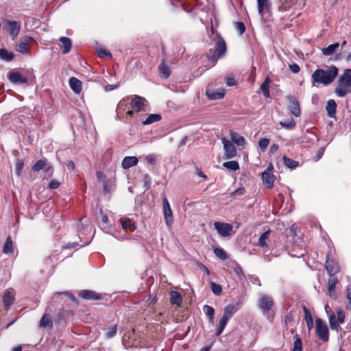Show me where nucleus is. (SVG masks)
<instances>
[{
  "instance_id": "63",
  "label": "nucleus",
  "mask_w": 351,
  "mask_h": 351,
  "mask_svg": "<svg viewBox=\"0 0 351 351\" xmlns=\"http://www.w3.org/2000/svg\"><path fill=\"white\" fill-rule=\"evenodd\" d=\"M346 298L348 300V309H351V288H348L346 290Z\"/></svg>"
},
{
  "instance_id": "14",
  "label": "nucleus",
  "mask_w": 351,
  "mask_h": 351,
  "mask_svg": "<svg viewBox=\"0 0 351 351\" xmlns=\"http://www.w3.org/2000/svg\"><path fill=\"white\" fill-rule=\"evenodd\" d=\"M222 143L223 144L226 158H232L235 157L237 154V150L234 144L230 141L226 139L225 138H222Z\"/></svg>"
},
{
  "instance_id": "31",
  "label": "nucleus",
  "mask_w": 351,
  "mask_h": 351,
  "mask_svg": "<svg viewBox=\"0 0 351 351\" xmlns=\"http://www.w3.org/2000/svg\"><path fill=\"white\" fill-rule=\"evenodd\" d=\"M120 223L123 230H130L134 232L136 230V226L132 223L130 219H121Z\"/></svg>"
},
{
  "instance_id": "4",
  "label": "nucleus",
  "mask_w": 351,
  "mask_h": 351,
  "mask_svg": "<svg viewBox=\"0 0 351 351\" xmlns=\"http://www.w3.org/2000/svg\"><path fill=\"white\" fill-rule=\"evenodd\" d=\"M335 93L339 97H343L348 93H351V69H345L343 73L339 77Z\"/></svg>"
},
{
  "instance_id": "49",
  "label": "nucleus",
  "mask_w": 351,
  "mask_h": 351,
  "mask_svg": "<svg viewBox=\"0 0 351 351\" xmlns=\"http://www.w3.org/2000/svg\"><path fill=\"white\" fill-rule=\"evenodd\" d=\"M305 250L302 249V248H300L298 250L296 249V246L295 245H293V250H292V253L291 254V255L292 256H295V257H302L303 256L304 254H305Z\"/></svg>"
},
{
  "instance_id": "60",
  "label": "nucleus",
  "mask_w": 351,
  "mask_h": 351,
  "mask_svg": "<svg viewBox=\"0 0 351 351\" xmlns=\"http://www.w3.org/2000/svg\"><path fill=\"white\" fill-rule=\"evenodd\" d=\"M245 189L244 187H239V189H236L232 193V196H240L245 193Z\"/></svg>"
},
{
  "instance_id": "59",
  "label": "nucleus",
  "mask_w": 351,
  "mask_h": 351,
  "mask_svg": "<svg viewBox=\"0 0 351 351\" xmlns=\"http://www.w3.org/2000/svg\"><path fill=\"white\" fill-rule=\"evenodd\" d=\"M146 162L149 165H154L156 162V157L154 154H150L145 157Z\"/></svg>"
},
{
  "instance_id": "46",
  "label": "nucleus",
  "mask_w": 351,
  "mask_h": 351,
  "mask_svg": "<svg viewBox=\"0 0 351 351\" xmlns=\"http://www.w3.org/2000/svg\"><path fill=\"white\" fill-rule=\"evenodd\" d=\"M40 327H47L52 326V321L51 318L47 316L46 314L43 315L40 321Z\"/></svg>"
},
{
  "instance_id": "36",
  "label": "nucleus",
  "mask_w": 351,
  "mask_h": 351,
  "mask_svg": "<svg viewBox=\"0 0 351 351\" xmlns=\"http://www.w3.org/2000/svg\"><path fill=\"white\" fill-rule=\"evenodd\" d=\"M0 58L5 61H11L14 58V53L5 49H0Z\"/></svg>"
},
{
  "instance_id": "41",
  "label": "nucleus",
  "mask_w": 351,
  "mask_h": 351,
  "mask_svg": "<svg viewBox=\"0 0 351 351\" xmlns=\"http://www.w3.org/2000/svg\"><path fill=\"white\" fill-rule=\"evenodd\" d=\"M302 339L299 337L298 335H295L294 337L293 347L291 351H302Z\"/></svg>"
},
{
  "instance_id": "19",
  "label": "nucleus",
  "mask_w": 351,
  "mask_h": 351,
  "mask_svg": "<svg viewBox=\"0 0 351 351\" xmlns=\"http://www.w3.org/2000/svg\"><path fill=\"white\" fill-rule=\"evenodd\" d=\"M138 162V158L136 156H125L122 160L121 167L124 169H128L136 166Z\"/></svg>"
},
{
  "instance_id": "37",
  "label": "nucleus",
  "mask_w": 351,
  "mask_h": 351,
  "mask_svg": "<svg viewBox=\"0 0 351 351\" xmlns=\"http://www.w3.org/2000/svg\"><path fill=\"white\" fill-rule=\"evenodd\" d=\"M228 321V319L221 317L219 323L218 328L215 332L216 336H219L222 333Z\"/></svg>"
},
{
  "instance_id": "10",
  "label": "nucleus",
  "mask_w": 351,
  "mask_h": 351,
  "mask_svg": "<svg viewBox=\"0 0 351 351\" xmlns=\"http://www.w3.org/2000/svg\"><path fill=\"white\" fill-rule=\"evenodd\" d=\"M325 267L329 276H335L339 271L337 262L329 254H327Z\"/></svg>"
},
{
  "instance_id": "13",
  "label": "nucleus",
  "mask_w": 351,
  "mask_h": 351,
  "mask_svg": "<svg viewBox=\"0 0 351 351\" xmlns=\"http://www.w3.org/2000/svg\"><path fill=\"white\" fill-rule=\"evenodd\" d=\"M33 40L30 36H25L20 40L19 43L15 45L16 51L26 53L28 52V44Z\"/></svg>"
},
{
  "instance_id": "24",
  "label": "nucleus",
  "mask_w": 351,
  "mask_h": 351,
  "mask_svg": "<svg viewBox=\"0 0 351 351\" xmlns=\"http://www.w3.org/2000/svg\"><path fill=\"white\" fill-rule=\"evenodd\" d=\"M337 106V104L334 99H330L327 101L326 110L327 112V115L329 117L333 118L335 117Z\"/></svg>"
},
{
  "instance_id": "5",
  "label": "nucleus",
  "mask_w": 351,
  "mask_h": 351,
  "mask_svg": "<svg viewBox=\"0 0 351 351\" xmlns=\"http://www.w3.org/2000/svg\"><path fill=\"white\" fill-rule=\"evenodd\" d=\"M315 332L317 337L324 342L328 341L329 330L326 322L321 318H317L315 320Z\"/></svg>"
},
{
  "instance_id": "40",
  "label": "nucleus",
  "mask_w": 351,
  "mask_h": 351,
  "mask_svg": "<svg viewBox=\"0 0 351 351\" xmlns=\"http://www.w3.org/2000/svg\"><path fill=\"white\" fill-rule=\"evenodd\" d=\"M328 318L330 328L332 330H338V329L339 328V325L335 315L334 313H332L329 315Z\"/></svg>"
},
{
  "instance_id": "44",
  "label": "nucleus",
  "mask_w": 351,
  "mask_h": 351,
  "mask_svg": "<svg viewBox=\"0 0 351 351\" xmlns=\"http://www.w3.org/2000/svg\"><path fill=\"white\" fill-rule=\"evenodd\" d=\"M117 332V326L114 325L111 327H109L106 330V332L105 334V337L108 339H112V337H114L116 335Z\"/></svg>"
},
{
  "instance_id": "27",
  "label": "nucleus",
  "mask_w": 351,
  "mask_h": 351,
  "mask_svg": "<svg viewBox=\"0 0 351 351\" xmlns=\"http://www.w3.org/2000/svg\"><path fill=\"white\" fill-rule=\"evenodd\" d=\"M339 47V44L338 43L330 45L327 47L323 48L322 49V54L326 56H331L335 53Z\"/></svg>"
},
{
  "instance_id": "58",
  "label": "nucleus",
  "mask_w": 351,
  "mask_h": 351,
  "mask_svg": "<svg viewBox=\"0 0 351 351\" xmlns=\"http://www.w3.org/2000/svg\"><path fill=\"white\" fill-rule=\"evenodd\" d=\"M303 311L304 313L305 321L306 322L313 321V319L312 315H311V312L309 311V310L305 306H303Z\"/></svg>"
},
{
  "instance_id": "25",
  "label": "nucleus",
  "mask_w": 351,
  "mask_h": 351,
  "mask_svg": "<svg viewBox=\"0 0 351 351\" xmlns=\"http://www.w3.org/2000/svg\"><path fill=\"white\" fill-rule=\"evenodd\" d=\"M170 300L172 304L176 305L178 307L180 306L182 302V295L176 291H172L170 293Z\"/></svg>"
},
{
  "instance_id": "1",
  "label": "nucleus",
  "mask_w": 351,
  "mask_h": 351,
  "mask_svg": "<svg viewBox=\"0 0 351 351\" xmlns=\"http://www.w3.org/2000/svg\"><path fill=\"white\" fill-rule=\"evenodd\" d=\"M212 36L211 39L215 41V47L213 49H210L209 53L207 54V58L213 66H214L217 60L221 58L226 52V44L223 38L218 34H215L213 29L212 28Z\"/></svg>"
},
{
  "instance_id": "17",
  "label": "nucleus",
  "mask_w": 351,
  "mask_h": 351,
  "mask_svg": "<svg viewBox=\"0 0 351 351\" xmlns=\"http://www.w3.org/2000/svg\"><path fill=\"white\" fill-rule=\"evenodd\" d=\"M145 99L141 96H138V95H135L134 97V98L132 99V100L131 101V103H130V106H131V108L136 111V112H139L141 111L144 106H145Z\"/></svg>"
},
{
  "instance_id": "33",
  "label": "nucleus",
  "mask_w": 351,
  "mask_h": 351,
  "mask_svg": "<svg viewBox=\"0 0 351 351\" xmlns=\"http://www.w3.org/2000/svg\"><path fill=\"white\" fill-rule=\"evenodd\" d=\"M14 250L13 249V243L11 239V237L8 236L4 243L3 247V252L5 254H10Z\"/></svg>"
},
{
  "instance_id": "48",
  "label": "nucleus",
  "mask_w": 351,
  "mask_h": 351,
  "mask_svg": "<svg viewBox=\"0 0 351 351\" xmlns=\"http://www.w3.org/2000/svg\"><path fill=\"white\" fill-rule=\"evenodd\" d=\"M210 289H211L213 293L214 294H215L216 295H219L222 293L221 286L215 282H210Z\"/></svg>"
},
{
  "instance_id": "3",
  "label": "nucleus",
  "mask_w": 351,
  "mask_h": 351,
  "mask_svg": "<svg viewBox=\"0 0 351 351\" xmlns=\"http://www.w3.org/2000/svg\"><path fill=\"white\" fill-rule=\"evenodd\" d=\"M274 300L271 295L261 294L257 301V306L266 319L272 322L275 316Z\"/></svg>"
},
{
  "instance_id": "55",
  "label": "nucleus",
  "mask_w": 351,
  "mask_h": 351,
  "mask_svg": "<svg viewBox=\"0 0 351 351\" xmlns=\"http://www.w3.org/2000/svg\"><path fill=\"white\" fill-rule=\"evenodd\" d=\"M24 163L22 160H18L16 162V174L19 176L23 169Z\"/></svg>"
},
{
  "instance_id": "15",
  "label": "nucleus",
  "mask_w": 351,
  "mask_h": 351,
  "mask_svg": "<svg viewBox=\"0 0 351 351\" xmlns=\"http://www.w3.org/2000/svg\"><path fill=\"white\" fill-rule=\"evenodd\" d=\"M258 12L263 17L265 14L269 13L271 9V4L269 0H257Z\"/></svg>"
},
{
  "instance_id": "29",
  "label": "nucleus",
  "mask_w": 351,
  "mask_h": 351,
  "mask_svg": "<svg viewBox=\"0 0 351 351\" xmlns=\"http://www.w3.org/2000/svg\"><path fill=\"white\" fill-rule=\"evenodd\" d=\"M279 10L281 12L289 11L293 5V0H279Z\"/></svg>"
},
{
  "instance_id": "9",
  "label": "nucleus",
  "mask_w": 351,
  "mask_h": 351,
  "mask_svg": "<svg viewBox=\"0 0 351 351\" xmlns=\"http://www.w3.org/2000/svg\"><path fill=\"white\" fill-rule=\"evenodd\" d=\"M273 165L270 164L268 167L262 173V179L264 185L267 189H271L275 181V176L271 173Z\"/></svg>"
},
{
  "instance_id": "35",
  "label": "nucleus",
  "mask_w": 351,
  "mask_h": 351,
  "mask_svg": "<svg viewBox=\"0 0 351 351\" xmlns=\"http://www.w3.org/2000/svg\"><path fill=\"white\" fill-rule=\"evenodd\" d=\"M282 160L285 165L289 169H293L299 165V162L298 161L293 160L287 156H283Z\"/></svg>"
},
{
  "instance_id": "52",
  "label": "nucleus",
  "mask_w": 351,
  "mask_h": 351,
  "mask_svg": "<svg viewBox=\"0 0 351 351\" xmlns=\"http://www.w3.org/2000/svg\"><path fill=\"white\" fill-rule=\"evenodd\" d=\"M235 29L239 33L243 34L245 31V26L243 22H236L234 24Z\"/></svg>"
},
{
  "instance_id": "30",
  "label": "nucleus",
  "mask_w": 351,
  "mask_h": 351,
  "mask_svg": "<svg viewBox=\"0 0 351 351\" xmlns=\"http://www.w3.org/2000/svg\"><path fill=\"white\" fill-rule=\"evenodd\" d=\"M230 138L231 140L238 146L243 147L245 144V138L236 132H232L230 134Z\"/></svg>"
},
{
  "instance_id": "23",
  "label": "nucleus",
  "mask_w": 351,
  "mask_h": 351,
  "mask_svg": "<svg viewBox=\"0 0 351 351\" xmlns=\"http://www.w3.org/2000/svg\"><path fill=\"white\" fill-rule=\"evenodd\" d=\"M206 95L210 100H217L223 98L225 95L223 89H219L216 90H207Z\"/></svg>"
},
{
  "instance_id": "26",
  "label": "nucleus",
  "mask_w": 351,
  "mask_h": 351,
  "mask_svg": "<svg viewBox=\"0 0 351 351\" xmlns=\"http://www.w3.org/2000/svg\"><path fill=\"white\" fill-rule=\"evenodd\" d=\"M47 160L46 158H42L36 162L32 166V171L34 172H38L42 169H45L48 165Z\"/></svg>"
},
{
  "instance_id": "22",
  "label": "nucleus",
  "mask_w": 351,
  "mask_h": 351,
  "mask_svg": "<svg viewBox=\"0 0 351 351\" xmlns=\"http://www.w3.org/2000/svg\"><path fill=\"white\" fill-rule=\"evenodd\" d=\"M59 40L62 43V45L60 47L62 49V53L63 54L68 53L71 49V47H72L71 40L69 38L62 36V37L60 38Z\"/></svg>"
},
{
  "instance_id": "12",
  "label": "nucleus",
  "mask_w": 351,
  "mask_h": 351,
  "mask_svg": "<svg viewBox=\"0 0 351 351\" xmlns=\"http://www.w3.org/2000/svg\"><path fill=\"white\" fill-rule=\"evenodd\" d=\"M163 212L164 217L166 221V223L168 226H171L173 222V214L169 205V203L167 198H164L163 201Z\"/></svg>"
},
{
  "instance_id": "21",
  "label": "nucleus",
  "mask_w": 351,
  "mask_h": 351,
  "mask_svg": "<svg viewBox=\"0 0 351 351\" xmlns=\"http://www.w3.org/2000/svg\"><path fill=\"white\" fill-rule=\"evenodd\" d=\"M69 86L71 90L76 94H79L82 91V82L75 77L69 79Z\"/></svg>"
},
{
  "instance_id": "50",
  "label": "nucleus",
  "mask_w": 351,
  "mask_h": 351,
  "mask_svg": "<svg viewBox=\"0 0 351 351\" xmlns=\"http://www.w3.org/2000/svg\"><path fill=\"white\" fill-rule=\"evenodd\" d=\"M233 269L237 276L239 278L240 280L243 279L244 276V273L240 265L238 263H234V266L233 267Z\"/></svg>"
},
{
  "instance_id": "38",
  "label": "nucleus",
  "mask_w": 351,
  "mask_h": 351,
  "mask_svg": "<svg viewBox=\"0 0 351 351\" xmlns=\"http://www.w3.org/2000/svg\"><path fill=\"white\" fill-rule=\"evenodd\" d=\"M269 82H270V80H269V77H267L265 79V80L264 81V82L261 86V90L263 95L266 98H269L270 97L269 89Z\"/></svg>"
},
{
  "instance_id": "53",
  "label": "nucleus",
  "mask_w": 351,
  "mask_h": 351,
  "mask_svg": "<svg viewBox=\"0 0 351 351\" xmlns=\"http://www.w3.org/2000/svg\"><path fill=\"white\" fill-rule=\"evenodd\" d=\"M53 173V167L48 164V165L44 169V176L45 178H51Z\"/></svg>"
},
{
  "instance_id": "54",
  "label": "nucleus",
  "mask_w": 351,
  "mask_h": 351,
  "mask_svg": "<svg viewBox=\"0 0 351 351\" xmlns=\"http://www.w3.org/2000/svg\"><path fill=\"white\" fill-rule=\"evenodd\" d=\"M128 99H121L117 105V111H124L128 103Z\"/></svg>"
},
{
  "instance_id": "64",
  "label": "nucleus",
  "mask_w": 351,
  "mask_h": 351,
  "mask_svg": "<svg viewBox=\"0 0 351 351\" xmlns=\"http://www.w3.org/2000/svg\"><path fill=\"white\" fill-rule=\"evenodd\" d=\"M144 185L148 189L150 186L151 184V178L148 174L144 175Z\"/></svg>"
},
{
  "instance_id": "62",
  "label": "nucleus",
  "mask_w": 351,
  "mask_h": 351,
  "mask_svg": "<svg viewBox=\"0 0 351 351\" xmlns=\"http://www.w3.org/2000/svg\"><path fill=\"white\" fill-rule=\"evenodd\" d=\"M59 186H60V182L56 180H52L49 184V188L50 189H56Z\"/></svg>"
},
{
  "instance_id": "61",
  "label": "nucleus",
  "mask_w": 351,
  "mask_h": 351,
  "mask_svg": "<svg viewBox=\"0 0 351 351\" xmlns=\"http://www.w3.org/2000/svg\"><path fill=\"white\" fill-rule=\"evenodd\" d=\"M289 69L293 73H298L300 71V67L298 64L293 63L292 64H289Z\"/></svg>"
},
{
  "instance_id": "42",
  "label": "nucleus",
  "mask_w": 351,
  "mask_h": 351,
  "mask_svg": "<svg viewBox=\"0 0 351 351\" xmlns=\"http://www.w3.org/2000/svg\"><path fill=\"white\" fill-rule=\"evenodd\" d=\"M223 166L231 171H236L239 169V165L237 161L231 160L223 163Z\"/></svg>"
},
{
  "instance_id": "28",
  "label": "nucleus",
  "mask_w": 351,
  "mask_h": 351,
  "mask_svg": "<svg viewBox=\"0 0 351 351\" xmlns=\"http://www.w3.org/2000/svg\"><path fill=\"white\" fill-rule=\"evenodd\" d=\"M158 71L162 77L165 79L168 78L171 73L169 67L165 63L164 60L160 64Z\"/></svg>"
},
{
  "instance_id": "11",
  "label": "nucleus",
  "mask_w": 351,
  "mask_h": 351,
  "mask_svg": "<svg viewBox=\"0 0 351 351\" xmlns=\"http://www.w3.org/2000/svg\"><path fill=\"white\" fill-rule=\"evenodd\" d=\"M9 80L15 84H27L29 80L19 71H11L8 75Z\"/></svg>"
},
{
  "instance_id": "39",
  "label": "nucleus",
  "mask_w": 351,
  "mask_h": 351,
  "mask_svg": "<svg viewBox=\"0 0 351 351\" xmlns=\"http://www.w3.org/2000/svg\"><path fill=\"white\" fill-rule=\"evenodd\" d=\"M203 311L208 317L209 321L213 322L215 313L214 308L212 306L206 304L203 306Z\"/></svg>"
},
{
  "instance_id": "47",
  "label": "nucleus",
  "mask_w": 351,
  "mask_h": 351,
  "mask_svg": "<svg viewBox=\"0 0 351 351\" xmlns=\"http://www.w3.org/2000/svg\"><path fill=\"white\" fill-rule=\"evenodd\" d=\"M337 282L338 280L335 276H330L328 281V290L332 291L335 289Z\"/></svg>"
},
{
  "instance_id": "18",
  "label": "nucleus",
  "mask_w": 351,
  "mask_h": 351,
  "mask_svg": "<svg viewBox=\"0 0 351 351\" xmlns=\"http://www.w3.org/2000/svg\"><path fill=\"white\" fill-rule=\"evenodd\" d=\"M79 295L82 298L86 300H99L102 298L100 294L91 290H82Z\"/></svg>"
},
{
  "instance_id": "51",
  "label": "nucleus",
  "mask_w": 351,
  "mask_h": 351,
  "mask_svg": "<svg viewBox=\"0 0 351 351\" xmlns=\"http://www.w3.org/2000/svg\"><path fill=\"white\" fill-rule=\"evenodd\" d=\"M269 140L266 138H261L258 142V145L262 152H265L269 145Z\"/></svg>"
},
{
  "instance_id": "57",
  "label": "nucleus",
  "mask_w": 351,
  "mask_h": 351,
  "mask_svg": "<svg viewBox=\"0 0 351 351\" xmlns=\"http://www.w3.org/2000/svg\"><path fill=\"white\" fill-rule=\"evenodd\" d=\"M337 321L339 323L342 324L345 321V313L342 309H338L337 311Z\"/></svg>"
},
{
  "instance_id": "2",
  "label": "nucleus",
  "mask_w": 351,
  "mask_h": 351,
  "mask_svg": "<svg viewBox=\"0 0 351 351\" xmlns=\"http://www.w3.org/2000/svg\"><path fill=\"white\" fill-rule=\"evenodd\" d=\"M338 75V69L332 66L327 70L322 69H316L312 74L313 83L323 84L324 85L330 84Z\"/></svg>"
},
{
  "instance_id": "6",
  "label": "nucleus",
  "mask_w": 351,
  "mask_h": 351,
  "mask_svg": "<svg viewBox=\"0 0 351 351\" xmlns=\"http://www.w3.org/2000/svg\"><path fill=\"white\" fill-rule=\"evenodd\" d=\"M3 28L12 37V40L15 39L20 33L21 25L16 21L5 20L3 24Z\"/></svg>"
},
{
  "instance_id": "16",
  "label": "nucleus",
  "mask_w": 351,
  "mask_h": 351,
  "mask_svg": "<svg viewBox=\"0 0 351 351\" xmlns=\"http://www.w3.org/2000/svg\"><path fill=\"white\" fill-rule=\"evenodd\" d=\"M15 300L14 294L9 290H6L2 298L4 308L8 311Z\"/></svg>"
},
{
  "instance_id": "34",
  "label": "nucleus",
  "mask_w": 351,
  "mask_h": 351,
  "mask_svg": "<svg viewBox=\"0 0 351 351\" xmlns=\"http://www.w3.org/2000/svg\"><path fill=\"white\" fill-rule=\"evenodd\" d=\"M270 234V231L267 230L263 232L261 237H259L258 241V245L261 247H267V241L269 239V235Z\"/></svg>"
},
{
  "instance_id": "20",
  "label": "nucleus",
  "mask_w": 351,
  "mask_h": 351,
  "mask_svg": "<svg viewBox=\"0 0 351 351\" xmlns=\"http://www.w3.org/2000/svg\"><path fill=\"white\" fill-rule=\"evenodd\" d=\"M238 304H230L224 307L222 317L230 319L233 316V315L238 311Z\"/></svg>"
},
{
  "instance_id": "32",
  "label": "nucleus",
  "mask_w": 351,
  "mask_h": 351,
  "mask_svg": "<svg viewBox=\"0 0 351 351\" xmlns=\"http://www.w3.org/2000/svg\"><path fill=\"white\" fill-rule=\"evenodd\" d=\"M162 119L160 114H150L147 119L143 121V125H149L155 122H158Z\"/></svg>"
},
{
  "instance_id": "7",
  "label": "nucleus",
  "mask_w": 351,
  "mask_h": 351,
  "mask_svg": "<svg viewBox=\"0 0 351 351\" xmlns=\"http://www.w3.org/2000/svg\"><path fill=\"white\" fill-rule=\"evenodd\" d=\"M214 227L218 234L223 237H226L232 234L233 227L230 223L218 222L214 223Z\"/></svg>"
},
{
  "instance_id": "43",
  "label": "nucleus",
  "mask_w": 351,
  "mask_h": 351,
  "mask_svg": "<svg viewBox=\"0 0 351 351\" xmlns=\"http://www.w3.org/2000/svg\"><path fill=\"white\" fill-rule=\"evenodd\" d=\"M214 253L217 257L222 261H224L228 258L226 252L221 247H215L214 249Z\"/></svg>"
},
{
  "instance_id": "56",
  "label": "nucleus",
  "mask_w": 351,
  "mask_h": 351,
  "mask_svg": "<svg viewBox=\"0 0 351 351\" xmlns=\"http://www.w3.org/2000/svg\"><path fill=\"white\" fill-rule=\"evenodd\" d=\"M97 52L98 56L100 58H104L106 56L112 57V55L110 53V51H108V50L103 49V48L98 49L97 50Z\"/></svg>"
},
{
  "instance_id": "8",
  "label": "nucleus",
  "mask_w": 351,
  "mask_h": 351,
  "mask_svg": "<svg viewBox=\"0 0 351 351\" xmlns=\"http://www.w3.org/2000/svg\"><path fill=\"white\" fill-rule=\"evenodd\" d=\"M289 102L288 109L291 114L295 117H298L301 114V110L298 101L291 95H288L286 97Z\"/></svg>"
},
{
  "instance_id": "45",
  "label": "nucleus",
  "mask_w": 351,
  "mask_h": 351,
  "mask_svg": "<svg viewBox=\"0 0 351 351\" xmlns=\"http://www.w3.org/2000/svg\"><path fill=\"white\" fill-rule=\"evenodd\" d=\"M280 125L287 130H292L295 127V121L293 119H291L286 121H280Z\"/></svg>"
}]
</instances>
